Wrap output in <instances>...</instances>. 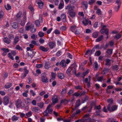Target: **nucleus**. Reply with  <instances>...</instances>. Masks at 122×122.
I'll use <instances>...</instances> for the list:
<instances>
[{"label":"nucleus","instance_id":"nucleus-2","mask_svg":"<svg viewBox=\"0 0 122 122\" xmlns=\"http://www.w3.org/2000/svg\"><path fill=\"white\" fill-rule=\"evenodd\" d=\"M34 25L31 24L29 26H26L25 27V29L27 30H28L30 29L32 33H35L36 32V29L34 28Z\"/></svg>","mask_w":122,"mask_h":122},{"label":"nucleus","instance_id":"nucleus-63","mask_svg":"<svg viewBox=\"0 0 122 122\" xmlns=\"http://www.w3.org/2000/svg\"><path fill=\"white\" fill-rule=\"evenodd\" d=\"M105 29H105L104 30V32L107 35H108V30L107 28H106V29Z\"/></svg>","mask_w":122,"mask_h":122},{"label":"nucleus","instance_id":"nucleus-14","mask_svg":"<svg viewBox=\"0 0 122 122\" xmlns=\"http://www.w3.org/2000/svg\"><path fill=\"white\" fill-rule=\"evenodd\" d=\"M119 69V66L118 65H115L112 67V70L115 71H117Z\"/></svg>","mask_w":122,"mask_h":122},{"label":"nucleus","instance_id":"nucleus-48","mask_svg":"<svg viewBox=\"0 0 122 122\" xmlns=\"http://www.w3.org/2000/svg\"><path fill=\"white\" fill-rule=\"evenodd\" d=\"M18 119V117L16 116L15 115L13 116L12 118V120L13 121L17 120Z\"/></svg>","mask_w":122,"mask_h":122},{"label":"nucleus","instance_id":"nucleus-45","mask_svg":"<svg viewBox=\"0 0 122 122\" xmlns=\"http://www.w3.org/2000/svg\"><path fill=\"white\" fill-rule=\"evenodd\" d=\"M101 54V51H98L95 53V55L96 56H99Z\"/></svg>","mask_w":122,"mask_h":122},{"label":"nucleus","instance_id":"nucleus-4","mask_svg":"<svg viewBox=\"0 0 122 122\" xmlns=\"http://www.w3.org/2000/svg\"><path fill=\"white\" fill-rule=\"evenodd\" d=\"M46 73H43L41 75V78L42 81L43 82L47 83L48 82V79L46 77Z\"/></svg>","mask_w":122,"mask_h":122},{"label":"nucleus","instance_id":"nucleus-6","mask_svg":"<svg viewBox=\"0 0 122 122\" xmlns=\"http://www.w3.org/2000/svg\"><path fill=\"white\" fill-rule=\"evenodd\" d=\"M9 101V98L8 97H5L3 98V104L5 105H6Z\"/></svg>","mask_w":122,"mask_h":122},{"label":"nucleus","instance_id":"nucleus-11","mask_svg":"<svg viewBox=\"0 0 122 122\" xmlns=\"http://www.w3.org/2000/svg\"><path fill=\"white\" fill-rule=\"evenodd\" d=\"M24 71V74L23 75V77H26L27 74H28L29 71L27 69L26 67H24L23 69Z\"/></svg>","mask_w":122,"mask_h":122},{"label":"nucleus","instance_id":"nucleus-5","mask_svg":"<svg viewBox=\"0 0 122 122\" xmlns=\"http://www.w3.org/2000/svg\"><path fill=\"white\" fill-rule=\"evenodd\" d=\"M36 53V52L34 51L33 50H31L29 51L27 53V54H26V55H28L29 56H30L32 58L35 55Z\"/></svg>","mask_w":122,"mask_h":122},{"label":"nucleus","instance_id":"nucleus-61","mask_svg":"<svg viewBox=\"0 0 122 122\" xmlns=\"http://www.w3.org/2000/svg\"><path fill=\"white\" fill-rule=\"evenodd\" d=\"M95 2V0H90L89 1V4L90 5H91Z\"/></svg>","mask_w":122,"mask_h":122},{"label":"nucleus","instance_id":"nucleus-44","mask_svg":"<svg viewBox=\"0 0 122 122\" xmlns=\"http://www.w3.org/2000/svg\"><path fill=\"white\" fill-rule=\"evenodd\" d=\"M68 102L66 99L62 100L61 102V104L62 103H64V104H66L68 103Z\"/></svg>","mask_w":122,"mask_h":122},{"label":"nucleus","instance_id":"nucleus-36","mask_svg":"<svg viewBox=\"0 0 122 122\" xmlns=\"http://www.w3.org/2000/svg\"><path fill=\"white\" fill-rule=\"evenodd\" d=\"M38 34L40 37H41L44 36V33L42 31H40L39 32Z\"/></svg>","mask_w":122,"mask_h":122},{"label":"nucleus","instance_id":"nucleus-53","mask_svg":"<svg viewBox=\"0 0 122 122\" xmlns=\"http://www.w3.org/2000/svg\"><path fill=\"white\" fill-rule=\"evenodd\" d=\"M121 36L122 35H121L118 34L116 35L115 37L117 39H118L120 38L121 37Z\"/></svg>","mask_w":122,"mask_h":122},{"label":"nucleus","instance_id":"nucleus-37","mask_svg":"<svg viewBox=\"0 0 122 122\" xmlns=\"http://www.w3.org/2000/svg\"><path fill=\"white\" fill-rule=\"evenodd\" d=\"M82 5H84L86 9L87 7V2L86 1H83L82 2Z\"/></svg>","mask_w":122,"mask_h":122},{"label":"nucleus","instance_id":"nucleus-10","mask_svg":"<svg viewBox=\"0 0 122 122\" xmlns=\"http://www.w3.org/2000/svg\"><path fill=\"white\" fill-rule=\"evenodd\" d=\"M52 104H54L57 102L58 100L57 98V97L56 96H54L52 98Z\"/></svg>","mask_w":122,"mask_h":122},{"label":"nucleus","instance_id":"nucleus-40","mask_svg":"<svg viewBox=\"0 0 122 122\" xmlns=\"http://www.w3.org/2000/svg\"><path fill=\"white\" fill-rule=\"evenodd\" d=\"M43 104H44L43 102H40L37 103V105L41 108H42L43 106Z\"/></svg>","mask_w":122,"mask_h":122},{"label":"nucleus","instance_id":"nucleus-16","mask_svg":"<svg viewBox=\"0 0 122 122\" xmlns=\"http://www.w3.org/2000/svg\"><path fill=\"white\" fill-rule=\"evenodd\" d=\"M90 115L89 114L85 115L83 117L85 118L84 120V121H86L88 122V120H89L88 119L90 118Z\"/></svg>","mask_w":122,"mask_h":122},{"label":"nucleus","instance_id":"nucleus-54","mask_svg":"<svg viewBox=\"0 0 122 122\" xmlns=\"http://www.w3.org/2000/svg\"><path fill=\"white\" fill-rule=\"evenodd\" d=\"M2 50L4 52H6V53L9 52V50L7 48H3L2 49Z\"/></svg>","mask_w":122,"mask_h":122},{"label":"nucleus","instance_id":"nucleus-19","mask_svg":"<svg viewBox=\"0 0 122 122\" xmlns=\"http://www.w3.org/2000/svg\"><path fill=\"white\" fill-rule=\"evenodd\" d=\"M57 76L58 77L61 79H63L64 78V76L63 74L61 73H59L58 74Z\"/></svg>","mask_w":122,"mask_h":122},{"label":"nucleus","instance_id":"nucleus-55","mask_svg":"<svg viewBox=\"0 0 122 122\" xmlns=\"http://www.w3.org/2000/svg\"><path fill=\"white\" fill-rule=\"evenodd\" d=\"M106 27V26L105 25H103L102 26V29L100 31L101 32V33L103 34L104 32V31H103V30H104L105 29V28Z\"/></svg>","mask_w":122,"mask_h":122},{"label":"nucleus","instance_id":"nucleus-29","mask_svg":"<svg viewBox=\"0 0 122 122\" xmlns=\"http://www.w3.org/2000/svg\"><path fill=\"white\" fill-rule=\"evenodd\" d=\"M103 39V36H102L97 38L96 40V42H99L101 41Z\"/></svg>","mask_w":122,"mask_h":122},{"label":"nucleus","instance_id":"nucleus-24","mask_svg":"<svg viewBox=\"0 0 122 122\" xmlns=\"http://www.w3.org/2000/svg\"><path fill=\"white\" fill-rule=\"evenodd\" d=\"M51 75L52 77L50 79V81H51V80H54L56 76V74L55 73L52 72L51 73Z\"/></svg>","mask_w":122,"mask_h":122},{"label":"nucleus","instance_id":"nucleus-42","mask_svg":"<svg viewBox=\"0 0 122 122\" xmlns=\"http://www.w3.org/2000/svg\"><path fill=\"white\" fill-rule=\"evenodd\" d=\"M64 5L63 3H60L59 5L58 8L59 9H62L63 6Z\"/></svg>","mask_w":122,"mask_h":122},{"label":"nucleus","instance_id":"nucleus-41","mask_svg":"<svg viewBox=\"0 0 122 122\" xmlns=\"http://www.w3.org/2000/svg\"><path fill=\"white\" fill-rule=\"evenodd\" d=\"M22 13L20 11L19 12L17 15V17L18 18L22 17Z\"/></svg>","mask_w":122,"mask_h":122},{"label":"nucleus","instance_id":"nucleus-56","mask_svg":"<svg viewBox=\"0 0 122 122\" xmlns=\"http://www.w3.org/2000/svg\"><path fill=\"white\" fill-rule=\"evenodd\" d=\"M73 96H75L77 97L78 96H81L80 93H78L77 92H75L73 94Z\"/></svg>","mask_w":122,"mask_h":122},{"label":"nucleus","instance_id":"nucleus-20","mask_svg":"<svg viewBox=\"0 0 122 122\" xmlns=\"http://www.w3.org/2000/svg\"><path fill=\"white\" fill-rule=\"evenodd\" d=\"M3 41L5 42L8 44H9L10 41V40H9V39L7 37L4 38Z\"/></svg>","mask_w":122,"mask_h":122},{"label":"nucleus","instance_id":"nucleus-32","mask_svg":"<svg viewBox=\"0 0 122 122\" xmlns=\"http://www.w3.org/2000/svg\"><path fill=\"white\" fill-rule=\"evenodd\" d=\"M16 106L17 108H22V105L21 104V103H20L18 102H17L16 104Z\"/></svg>","mask_w":122,"mask_h":122},{"label":"nucleus","instance_id":"nucleus-30","mask_svg":"<svg viewBox=\"0 0 122 122\" xmlns=\"http://www.w3.org/2000/svg\"><path fill=\"white\" fill-rule=\"evenodd\" d=\"M12 26L14 28H16L18 26V24L16 23H13L12 24Z\"/></svg>","mask_w":122,"mask_h":122},{"label":"nucleus","instance_id":"nucleus-31","mask_svg":"<svg viewBox=\"0 0 122 122\" xmlns=\"http://www.w3.org/2000/svg\"><path fill=\"white\" fill-rule=\"evenodd\" d=\"M26 12H25L24 13H23V16H24V17H23V23H24V24H25L26 20Z\"/></svg>","mask_w":122,"mask_h":122},{"label":"nucleus","instance_id":"nucleus-43","mask_svg":"<svg viewBox=\"0 0 122 122\" xmlns=\"http://www.w3.org/2000/svg\"><path fill=\"white\" fill-rule=\"evenodd\" d=\"M76 26L74 25L72 26L71 27V30L73 32H74L76 28Z\"/></svg>","mask_w":122,"mask_h":122},{"label":"nucleus","instance_id":"nucleus-27","mask_svg":"<svg viewBox=\"0 0 122 122\" xmlns=\"http://www.w3.org/2000/svg\"><path fill=\"white\" fill-rule=\"evenodd\" d=\"M19 40V37L17 36H16L14 38V44H16Z\"/></svg>","mask_w":122,"mask_h":122},{"label":"nucleus","instance_id":"nucleus-7","mask_svg":"<svg viewBox=\"0 0 122 122\" xmlns=\"http://www.w3.org/2000/svg\"><path fill=\"white\" fill-rule=\"evenodd\" d=\"M110 107L109 106L108 107V110L110 112L116 110L117 108V106L116 105H112V109H111L110 108Z\"/></svg>","mask_w":122,"mask_h":122},{"label":"nucleus","instance_id":"nucleus-39","mask_svg":"<svg viewBox=\"0 0 122 122\" xmlns=\"http://www.w3.org/2000/svg\"><path fill=\"white\" fill-rule=\"evenodd\" d=\"M8 39L9 40H10V41L12 40L14 36L12 34H10L8 36Z\"/></svg>","mask_w":122,"mask_h":122},{"label":"nucleus","instance_id":"nucleus-18","mask_svg":"<svg viewBox=\"0 0 122 122\" xmlns=\"http://www.w3.org/2000/svg\"><path fill=\"white\" fill-rule=\"evenodd\" d=\"M91 80V76H88V81L87 83H86L87 84V85L88 87L89 88L90 87V81Z\"/></svg>","mask_w":122,"mask_h":122},{"label":"nucleus","instance_id":"nucleus-64","mask_svg":"<svg viewBox=\"0 0 122 122\" xmlns=\"http://www.w3.org/2000/svg\"><path fill=\"white\" fill-rule=\"evenodd\" d=\"M32 115V112L30 111V112H29L28 113H27L26 114V116L28 117H29L31 116Z\"/></svg>","mask_w":122,"mask_h":122},{"label":"nucleus","instance_id":"nucleus-1","mask_svg":"<svg viewBox=\"0 0 122 122\" xmlns=\"http://www.w3.org/2000/svg\"><path fill=\"white\" fill-rule=\"evenodd\" d=\"M54 105V104H49L46 108V110L43 113L44 116H49L48 113L51 114L52 113V112L53 111V109L52 108L53 106Z\"/></svg>","mask_w":122,"mask_h":122},{"label":"nucleus","instance_id":"nucleus-15","mask_svg":"<svg viewBox=\"0 0 122 122\" xmlns=\"http://www.w3.org/2000/svg\"><path fill=\"white\" fill-rule=\"evenodd\" d=\"M69 13V14L70 16L72 18L74 17L76 15V13L75 12L74 10L70 12Z\"/></svg>","mask_w":122,"mask_h":122},{"label":"nucleus","instance_id":"nucleus-46","mask_svg":"<svg viewBox=\"0 0 122 122\" xmlns=\"http://www.w3.org/2000/svg\"><path fill=\"white\" fill-rule=\"evenodd\" d=\"M88 21L87 20H83L82 23L85 26H86L88 24Z\"/></svg>","mask_w":122,"mask_h":122},{"label":"nucleus","instance_id":"nucleus-57","mask_svg":"<svg viewBox=\"0 0 122 122\" xmlns=\"http://www.w3.org/2000/svg\"><path fill=\"white\" fill-rule=\"evenodd\" d=\"M88 121V122H95V120L93 119H91L90 117Z\"/></svg>","mask_w":122,"mask_h":122},{"label":"nucleus","instance_id":"nucleus-35","mask_svg":"<svg viewBox=\"0 0 122 122\" xmlns=\"http://www.w3.org/2000/svg\"><path fill=\"white\" fill-rule=\"evenodd\" d=\"M11 86V84L10 83H7L5 86L6 88H8L10 87Z\"/></svg>","mask_w":122,"mask_h":122},{"label":"nucleus","instance_id":"nucleus-49","mask_svg":"<svg viewBox=\"0 0 122 122\" xmlns=\"http://www.w3.org/2000/svg\"><path fill=\"white\" fill-rule=\"evenodd\" d=\"M101 12L100 9H97V11L96 12V13L98 14V15H100L101 14Z\"/></svg>","mask_w":122,"mask_h":122},{"label":"nucleus","instance_id":"nucleus-3","mask_svg":"<svg viewBox=\"0 0 122 122\" xmlns=\"http://www.w3.org/2000/svg\"><path fill=\"white\" fill-rule=\"evenodd\" d=\"M74 6H73L70 5H69L66 6L65 8V9L66 10H67L68 12H69L74 10Z\"/></svg>","mask_w":122,"mask_h":122},{"label":"nucleus","instance_id":"nucleus-28","mask_svg":"<svg viewBox=\"0 0 122 122\" xmlns=\"http://www.w3.org/2000/svg\"><path fill=\"white\" fill-rule=\"evenodd\" d=\"M50 66L49 63L48 62H46L45 63V67L46 69H48L50 67Z\"/></svg>","mask_w":122,"mask_h":122},{"label":"nucleus","instance_id":"nucleus-51","mask_svg":"<svg viewBox=\"0 0 122 122\" xmlns=\"http://www.w3.org/2000/svg\"><path fill=\"white\" fill-rule=\"evenodd\" d=\"M114 119L113 118H110L108 119L107 122H114Z\"/></svg>","mask_w":122,"mask_h":122},{"label":"nucleus","instance_id":"nucleus-60","mask_svg":"<svg viewBox=\"0 0 122 122\" xmlns=\"http://www.w3.org/2000/svg\"><path fill=\"white\" fill-rule=\"evenodd\" d=\"M103 77L101 76L98 77L97 78V80L98 81H101L103 79Z\"/></svg>","mask_w":122,"mask_h":122},{"label":"nucleus","instance_id":"nucleus-13","mask_svg":"<svg viewBox=\"0 0 122 122\" xmlns=\"http://www.w3.org/2000/svg\"><path fill=\"white\" fill-rule=\"evenodd\" d=\"M80 100H78L76 103L75 106V109H76L77 108V107L80 105L81 104L80 103Z\"/></svg>","mask_w":122,"mask_h":122},{"label":"nucleus","instance_id":"nucleus-9","mask_svg":"<svg viewBox=\"0 0 122 122\" xmlns=\"http://www.w3.org/2000/svg\"><path fill=\"white\" fill-rule=\"evenodd\" d=\"M37 4L38 5V7L40 9L42 8L43 6V3L41 0H38L37 2Z\"/></svg>","mask_w":122,"mask_h":122},{"label":"nucleus","instance_id":"nucleus-52","mask_svg":"<svg viewBox=\"0 0 122 122\" xmlns=\"http://www.w3.org/2000/svg\"><path fill=\"white\" fill-rule=\"evenodd\" d=\"M72 74H74L75 75H76V70L75 69V68H72Z\"/></svg>","mask_w":122,"mask_h":122},{"label":"nucleus","instance_id":"nucleus-58","mask_svg":"<svg viewBox=\"0 0 122 122\" xmlns=\"http://www.w3.org/2000/svg\"><path fill=\"white\" fill-rule=\"evenodd\" d=\"M8 57L10 58L12 60H13L14 59V58L13 56H12L11 54L10 53H9L8 54Z\"/></svg>","mask_w":122,"mask_h":122},{"label":"nucleus","instance_id":"nucleus-26","mask_svg":"<svg viewBox=\"0 0 122 122\" xmlns=\"http://www.w3.org/2000/svg\"><path fill=\"white\" fill-rule=\"evenodd\" d=\"M99 32H95L93 33L92 34V36L94 38H97V37L99 35Z\"/></svg>","mask_w":122,"mask_h":122},{"label":"nucleus","instance_id":"nucleus-21","mask_svg":"<svg viewBox=\"0 0 122 122\" xmlns=\"http://www.w3.org/2000/svg\"><path fill=\"white\" fill-rule=\"evenodd\" d=\"M61 18L63 22L66 21V16L65 14H62L61 15Z\"/></svg>","mask_w":122,"mask_h":122},{"label":"nucleus","instance_id":"nucleus-59","mask_svg":"<svg viewBox=\"0 0 122 122\" xmlns=\"http://www.w3.org/2000/svg\"><path fill=\"white\" fill-rule=\"evenodd\" d=\"M120 4L118 5L117 6H116L115 7V9L116 11H117L120 7Z\"/></svg>","mask_w":122,"mask_h":122},{"label":"nucleus","instance_id":"nucleus-62","mask_svg":"<svg viewBox=\"0 0 122 122\" xmlns=\"http://www.w3.org/2000/svg\"><path fill=\"white\" fill-rule=\"evenodd\" d=\"M109 70V69L108 68H105L104 70L102 71V72H105L106 73H107Z\"/></svg>","mask_w":122,"mask_h":122},{"label":"nucleus","instance_id":"nucleus-22","mask_svg":"<svg viewBox=\"0 0 122 122\" xmlns=\"http://www.w3.org/2000/svg\"><path fill=\"white\" fill-rule=\"evenodd\" d=\"M39 110L40 109L38 107H35L32 108V110L33 112H38Z\"/></svg>","mask_w":122,"mask_h":122},{"label":"nucleus","instance_id":"nucleus-23","mask_svg":"<svg viewBox=\"0 0 122 122\" xmlns=\"http://www.w3.org/2000/svg\"><path fill=\"white\" fill-rule=\"evenodd\" d=\"M60 65L63 67H65L66 66V63L65 61L64 60H62L60 63Z\"/></svg>","mask_w":122,"mask_h":122},{"label":"nucleus","instance_id":"nucleus-34","mask_svg":"<svg viewBox=\"0 0 122 122\" xmlns=\"http://www.w3.org/2000/svg\"><path fill=\"white\" fill-rule=\"evenodd\" d=\"M107 102L109 103V104L112 105L113 104V101L112 99H109L107 100Z\"/></svg>","mask_w":122,"mask_h":122},{"label":"nucleus","instance_id":"nucleus-12","mask_svg":"<svg viewBox=\"0 0 122 122\" xmlns=\"http://www.w3.org/2000/svg\"><path fill=\"white\" fill-rule=\"evenodd\" d=\"M72 69L71 67H69L67 70L66 71V73L68 75L71 76V72L72 70Z\"/></svg>","mask_w":122,"mask_h":122},{"label":"nucleus","instance_id":"nucleus-33","mask_svg":"<svg viewBox=\"0 0 122 122\" xmlns=\"http://www.w3.org/2000/svg\"><path fill=\"white\" fill-rule=\"evenodd\" d=\"M81 111L80 110L78 109L76 110V112L75 113H74L72 115V116L73 117H75V116L77 114L79 113H80Z\"/></svg>","mask_w":122,"mask_h":122},{"label":"nucleus","instance_id":"nucleus-17","mask_svg":"<svg viewBox=\"0 0 122 122\" xmlns=\"http://www.w3.org/2000/svg\"><path fill=\"white\" fill-rule=\"evenodd\" d=\"M111 60L109 59H107L105 60L106 63L105 65H106L110 66Z\"/></svg>","mask_w":122,"mask_h":122},{"label":"nucleus","instance_id":"nucleus-50","mask_svg":"<svg viewBox=\"0 0 122 122\" xmlns=\"http://www.w3.org/2000/svg\"><path fill=\"white\" fill-rule=\"evenodd\" d=\"M36 24L37 26L39 27L40 26V22L38 20H36L35 21Z\"/></svg>","mask_w":122,"mask_h":122},{"label":"nucleus","instance_id":"nucleus-47","mask_svg":"<svg viewBox=\"0 0 122 122\" xmlns=\"http://www.w3.org/2000/svg\"><path fill=\"white\" fill-rule=\"evenodd\" d=\"M5 7L7 10H9L11 9V7L8 4H7L6 6H5Z\"/></svg>","mask_w":122,"mask_h":122},{"label":"nucleus","instance_id":"nucleus-38","mask_svg":"<svg viewBox=\"0 0 122 122\" xmlns=\"http://www.w3.org/2000/svg\"><path fill=\"white\" fill-rule=\"evenodd\" d=\"M112 49H109L106 51V52L108 55H110L112 54Z\"/></svg>","mask_w":122,"mask_h":122},{"label":"nucleus","instance_id":"nucleus-25","mask_svg":"<svg viewBox=\"0 0 122 122\" xmlns=\"http://www.w3.org/2000/svg\"><path fill=\"white\" fill-rule=\"evenodd\" d=\"M55 45V43H53L52 42H50L49 44V45L51 49L53 48L54 46Z\"/></svg>","mask_w":122,"mask_h":122},{"label":"nucleus","instance_id":"nucleus-8","mask_svg":"<svg viewBox=\"0 0 122 122\" xmlns=\"http://www.w3.org/2000/svg\"><path fill=\"white\" fill-rule=\"evenodd\" d=\"M39 49L43 52H47L49 50V48L48 47L45 48L44 46H41L39 47Z\"/></svg>","mask_w":122,"mask_h":122}]
</instances>
